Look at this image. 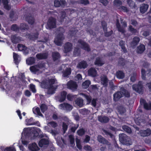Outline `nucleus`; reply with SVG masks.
I'll use <instances>...</instances> for the list:
<instances>
[{"mask_svg": "<svg viewBox=\"0 0 151 151\" xmlns=\"http://www.w3.org/2000/svg\"><path fill=\"white\" fill-rule=\"evenodd\" d=\"M119 140L122 144L127 145H131L132 144L131 139L129 137L124 134H119Z\"/></svg>", "mask_w": 151, "mask_h": 151, "instance_id": "1", "label": "nucleus"}, {"mask_svg": "<svg viewBox=\"0 0 151 151\" xmlns=\"http://www.w3.org/2000/svg\"><path fill=\"white\" fill-rule=\"evenodd\" d=\"M55 81L54 79L51 78L47 81L50 89L47 90V93L48 94H52L55 93V91L57 87L54 86L53 85L54 84Z\"/></svg>", "mask_w": 151, "mask_h": 151, "instance_id": "2", "label": "nucleus"}, {"mask_svg": "<svg viewBox=\"0 0 151 151\" xmlns=\"http://www.w3.org/2000/svg\"><path fill=\"white\" fill-rule=\"evenodd\" d=\"M56 19L52 17H50L48 19L47 22L46 28L47 29H52L56 27Z\"/></svg>", "mask_w": 151, "mask_h": 151, "instance_id": "3", "label": "nucleus"}, {"mask_svg": "<svg viewBox=\"0 0 151 151\" xmlns=\"http://www.w3.org/2000/svg\"><path fill=\"white\" fill-rule=\"evenodd\" d=\"M133 90L139 94H142L143 92V87L142 82L139 81L137 84H133L132 86Z\"/></svg>", "mask_w": 151, "mask_h": 151, "instance_id": "4", "label": "nucleus"}, {"mask_svg": "<svg viewBox=\"0 0 151 151\" xmlns=\"http://www.w3.org/2000/svg\"><path fill=\"white\" fill-rule=\"evenodd\" d=\"M97 140L99 142L106 145L107 146L108 150H112V145L111 143L101 135H98Z\"/></svg>", "mask_w": 151, "mask_h": 151, "instance_id": "5", "label": "nucleus"}, {"mask_svg": "<svg viewBox=\"0 0 151 151\" xmlns=\"http://www.w3.org/2000/svg\"><path fill=\"white\" fill-rule=\"evenodd\" d=\"M65 37L63 35L62 33H59L55 39L54 42L57 45L61 46Z\"/></svg>", "mask_w": 151, "mask_h": 151, "instance_id": "6", "label": "nucleus"}, {"mask_svg": "<svg viewBox=\"0 0 151 151\" xmlns=\"http://www.w3.org/2000/svg\"><path fill=\"white\" fill-rule=\"evenodd\" d=\"M78 43L81 46V48L84 50L88 52L91 51V49L88 44L82 39H79L78 41Z\"/></svg>", "mask_w": 151, "mask_h": 151, "instance_id": "7", "label": "nucleus"}, {"mask_svg": "<svg viewBox=\"0 0 151 151\" xmlns=\"http://www.w3.org/2000/svg\"><path fill=\"white\" fill-rule=\"evenodd\" d=\"M53 3L54 6L57 8L61 7L64 8L67 4L65 0H54Z\"/></svg>", "mask_w": 151, "mask_h": 151, "instance_id": "8", "label": "nucleus"}, {"mask_svg": "<svg viewBox=\"0 0 151 151\" xmlns=\"http://www.w3.org/2000/svg\"><path fill=\"white\" fill-rule=\"evenodd\" d=\"M59 106L60 109L65 110L67 111H70L73 108L71 105L67 103H63L61 104H60Z\"/></svg>", "mask_w": 151, "mask_h": 151, "instance_id": "9", "label": "nucleus"}, {"mask_svg": "<svg viewBox=\"0 0 151 151\" xmlns=\"http://www.w3.org/2000/svg\"><path fill=\"white\" fill-rule=\"evenodd\" d=\"M68 88L72 90H76L78 87L76 83L72 80H70L67 83Z\"/></svg>", "mask_w": 151, "mask_h": 151, "instance_id": "10", "label": "nucleus"}, {"mask_svg": "<svg viewBox=\"0 0 151 151\" xmlns=\"http://www.w3.org/2000/svg\"><path fill=\"white\" fill-rule=\"evenodd\" d=\"M134 121L136 124L138 125H140L141 123H145V119L143 114L140 115L138 117L136 118Z\"/></svg>", "mask_w": 151, "mask_h": 151, "instance_id": "11", "label": "nucleus"}, {"mask_svg": "<svg viewBox=\"0 0 151 151\" xmlns=\"http://www.w3.org/2000/svg\"><path fill=\"white\" fill-rule=\"evenodd\" d=\"M73 45L69 42H66L64 46V52L65 53H67L71 51L72 49Z\"/></svg>", "mask_w": 151, "mask_h": 151, "instance_id": "12", "label": "nucleus"}, {"mask_svg": "<svg viewBox=\"0 0 151 151\" xmlns=\"http://www.w3.org/2000/svg\"><path fill=\"white\" fill-rule=\"evenodd\" d=\"M105 63V61L102 60V58L98 57L96 59L94 62V64L100 67L102 66Z\"/></svg>", "mask_w": 151, "mask_h": 151, "instance_id": "13", "label": "nucleus"}, {"mask_svg": "<svg viewBox=\"0 0 151 151\" xmlns=\"http://www.w3.org/2000/svg\"><path fill=\"white\" fill-rule=\"evenodd\" d=\"M139 133L141 136L142 137L148 136L151 134V130L149 128H147L146 130H141Z\"/></svg>", "mask_w": 151, "mask_h": 151, "instance_id": "14", "label": "nucleus"}, {"mask_svg": "<svg viewBox=\"0 0 151 151\" xmlns=\"http://www.w3.org/2000/svg\"><path fill=\"white\" fill-rule=\"evenodd\" d=\"M39 35V34L38 32H36L29 34L27 35V36L30 40L35 41L38 39Z\"/></svg>", "mask_w": 151, "mask_h": 151, "instance_id": "15", "label": "nucleus"}, {"mask_svg": "<svg viewBox=\"0 0 151 151\" xmlns=\"http://www.w3.org/2000/svg\"><path fill=\"white\" fill-rule=\"evenodd\" d=\"M122 97V94L121 91H117L113 95V100L116 102L118 101Z\"/></svg>", "mask_w": 151, "mask_h": 151, "instance_id": "16", "label": "nucleus"}, {"mask_svg": "<svg viewBox=\"0 0 151 151\" xmlns=\"http://www.w3.org/2000/svg\"><path fill=\"white\" fill-rule=\"evenodd\" d=\"M1 1L3 5L4 8L5 9L7 10H9L11 9V7L8 4L9 1L8 0H0V5L1 4Z\"/></svg>", "mask_w": 151, "mask_h": 151, "instance_id": "17", "label": "nucleus"}, {"mask_svg": "<svg viewBox=\"0 0 151 151\" xmlns=\"http://www.w3.org/2000/svg\"><path fill=\"white\" fill-rule=\"evenodd\" d=\"M49 140L45 138H42L41 139L39 142L38 145L39 146L42 147L45 145H47L49 144Z\"/></svg>", "mask_w": 151, "mask_h": 151, "instance_id": "18", "label": "nucleus"}, {"mask_svg": "<svg viewBox=\"0 0 151 151\" xmlns=\"http://www.w3.org/2000/svg\"><path fill=\"white\" fill-rule=\"evenodd\" d=\"M88 66V65L86 61L83 60L81 61L78 64L77 67L80 69H85Z\"/></svg>", "mask_w": 151, "mask_h": 151, "instance_id": "19", "label": "nucleus"}, {"mask_svg": "<svg viewBox=\"0 0 151 151\" xmlns=\"http://www.w3.org/2000/svg\"><path fill=\"white\" fill-rule=\"evenodd\" d=\"M52 57L53 61L58 60L60 58V54L57 52H54L52 53Z\"/></svg>", "mask_w": 151, "mask_h": 151, "instance_id": "20", "label": "nucleus"}, {"mask_svg": "<svg viewBox=\"0 0 151 151\" xmlns=\"http://www.w3.org/2000/svg\"><path fill=\"white\" fill-rule=\"evenodd\" d=\"M98 119L99 121L102 123H106L108 122L109 121V118L106 116H98Z\"/></svg>", "mask_w": 151, "mask_h": 151, "instance_id": "21", "label": "nucleus"}, {"mask_svg": "<svg viewBox=\"0 0 151 151\" xmlns=\"http://www.w3.org/2000/svg\"><path fill=\"white\" fill-rule=\"evenodd\" d=\"M29 148L31 151H37L39 150V148L35 142L30 144L29 145Z\"/></svg>", "mask_w": 151, "mask_h": 151, "instance_id": "22", "label": "nucleus"}, {"mask_svg": "<svg viewBox=\"0 0 151 151\" xmlns=\"http://www.w3.org/2000/svg\"><path fill=\"white\" fill-rule=\"evenodd\" d=\"M149 6V5L147 4H142L140 7V12L142 14L145 13L147 11Z\"/></svg>", "mask_w": 151, "mask_h": 151, "instance_id": "23", "label": "nucleus"}, {"mask_svg": "<svg viewBox=\"0 0 151 151\" xmlns=\"http://www.w3.org/2000/svg\"><path fill=\"white\" fill-rule=\"evenodd\" d=\"M48 55L46 53H39L36 55V58L39 60L46 59Z\"/></svg>", "mask_w": 151, "mask_h": 151, "instance_id": "24", "label": "nucleus"}, {"mask_svg": "<svg viewBox=\"0 0 151 151\" xmlns=\"http://www.w3.org/2000/svg\"><path fill=\"white\" fill-rule=\"evenodd\" d=\"M75 104L80 107H81L83 106V100L82 98L79 97L76 98L75 101Z\"/></svg>", "mask_w": 151, "mask_h": 151, "instance_id": "25", "label": "nucleus"}, {"mask_svg": "<svg viewBox=\"0 0 151 151\" xmlns=\"http://www.w3.org/2000/svg\"><path fill=\"white\" fill-rule=\"evenodd\" d=\"M101 82L104 86L107 87L108 85L109 80L106 76L104 75L103 77H101Z\"/></svg>", "mask_w": 151, "mask_h": 151, "instance_id": "26", "label": "nucleus"}, {"mask_svg": "<svg viewBox=\"0 0 151 151\" xmlns=\"http://www.w3.org/2000/svg\"><path fill=\"white\" fill-rule=\"evenodd\" d=\"M116 77L119 79H123L125 77V73L122 70H119L116 73Z\"/></svg>", "mask_w": 151, "mask_h": 151, "instance_id": "27", "label": "nucleus"}, {"mask_svg": "<svg viewBox=\"0 0 151 151\" xmlns=\"http://www.w3.org/2000/svg\"><path fill=\"white\" fill-rule=\"evenodd\" d=\"M29 29L28 25L25 23H21L19 26V30L22 32H24Z\"/></svg>", "mask_w": 151, "mask_h": 151, "instance_id": "28", "label": "nucleus"}, {"mask_svg": "<svg viewBox=\"0 0 151 151\" xmlns=\"http://www.w3.org/2000/svg\"><path fill=\"white\" fill-rule=\"evenodd\" d=\"M40 85L42 88L47 89L48 90L50 89L47 80H44L42 81L40 83Z\"/></svg>", "mask_w": 151, "mask_h": 151, "instance_id": "29", "label": "nucleus"}, {"mask_svg": "<svg viewBox=\"0 0 151 151\" xmlns=\"http://www.w3.org/2000/svg\"><path fill=\"white\" fill-rule=\"evenodd\" d=\"M88 74L89 75L92 77H95L97 75V71L94 68H91L88 70Z\"/></svg>", "mask_w": 151, "mask_h": 151, "instance_id": "30", "label": "nucleus"}, {"mask_svg": "<svg viewBox=\"0 0 151 151\" xmlns=\"http://www.w3.org/2000/svg\"><path fill=\"white\" fill-rule=\"evenodd\" d=\"M145 46L143 44H141L137 47V52L138 54L142 53L145 50Z\"/></svg>", "mask_w": 151, "mask_h": 151, "instance_id": "31", "label": "nucleus"}, {"mask_svg": "<svg viewBox=\"0 0 151 151\" xmlns=\"http://www.w3.org/2000/svg\"><path fill=\"white\" fill-rule=\"evenodd\" d=\"M67 92L65 91H63L61 92L60 96L59 99V101L60 102H62L65 100Z\"/></svg>", "mask_w": 151, "mask_h": 151, "instance_id": "32", "label": "nucleus"}, {"mask_svg": "<svg viewBox=\"0 0 151 151\" xmlns=\"http://www.w3.org/2000/svg\"><path fill=\"white\" fill-rule=\"evenodd\" d=\"M12 42L14 44L19 43L20 41V38L17 37L16 35H12L11 37Z\"/></svg>", "mask_w": 151, "mask_h": 151, "instance_id": "33", "label": "nucleus"}, {"mask_svg": "<svg viewBox=\"0 0 151 151\" xmlns=\"http://www.w3.org/2000/svg\"><path fill=\"white\" fill-rule=\"evenodd\" d=\"M81 95L82 96L85 98L86 100L87 104H89L91 103L92 100V98L91 96L90 95H88L84 93H81Z\"/></svg>", "mask_w": 151, "mask_h": 151, "instance_id": "34", "label": "nucleus"}, {"mask_svg": "<svg viewBox=\"0 0 151 151\" xmlns=\"http://www.w3.org/2000/svg\"><path fill=\"white\" fill-rule=\"evenodd\" d=\"M35 61V59L33 57H30L26 59L27 64L29 65H31L34 64Z\"/></svg>", "mask_w": 151, "mask_h": 151, "instance_id": "35", "label": "nucleus"}, {"mask_svg": "<svg viewBox=\"0 0 151 151\" xmlns=\"http://www.w3.org/2000/svg\"><path fill=\"white\" fill-rule=\"evenodd\" d=\"M122 95H123L125 97L129 98L130 97L129 93L123 87H122L120 88Z\"/></svg>", "mask_w": 151, "mask_h": 151, "instance_id": "36", "label": "nucleus"}, {"mask_svg": "<svg viewBox=\"0 0 151 151\" xmlns=\"http://www.w3.org/2000/svg\"><path fill=\"white\" fill-rule=\"evenodd\" d=\"M26 20L27 21L29 24L32 25L34 24L35 22L34 18L31 16H27L25 18Z\"/></svg>", "mask_w": 151, "mask_h": 151, "instance_id": "37", "label": "nucleus"}, {"mask_svg": "<svg viewBox=\"0 0 151 151\" xmlns=\"http://www.w3.org/2000/svg\"><path fill=\"white\" fill-rule=\"evenodd\" d=\"M139 41L140 38L139 37H135L133 38L132 41L131 42V45L132 46H135L137 45Z\"/></svg>", "mask_w": 151, "mask_h": 151, "instance_id": "38", "label": "nucleus"}, {"mask_svg": "<svg viewBox=\"0 0 151 151\" xmlns=\"http://www.w3.org/2000/svg\"><path fill=\"white\" fill-rule=\"evenodd\" d=\"M71 72V68H67L63 73V76L64 77H68L70 75Z\"/></svg>", "mask_w": 151, "mask_h": 151, "instance_id": "39", "label": "nucleus"}, {"mask_svg": "<svg viewBox=\"0 0 151 151\" xmlns=\"http://www.w3.org/2000/svg\"><path fill=\"white\" fill-rule=\"evenodd\" d=\"M17 47L18 50L20 51H24L26 52L27 50V47L24 45L19 44L17 45Z\"/></svg>", "mask_w": 151, "mask_h": 151, "instance_id": "40", "label": "nucleus"}, {"mask_svg": "<svg viewBox=\"0 0 151 151\" xmlns=\"http://www.w3.org/2000/svg\"><path fill=\"white\" fill-rule=\"evenodd\" d=\"M35 128L37 129V128H35V127H33V129L31 130V132L33 134V137L34 138H36L39 135L38 131L35 129Z\"/></svg>", "mask_w": 151, "mask_h": 151, "instance_id": "41", "label": "nucleus"}, {"mask_svg": "<svg viewBox=\"0 0 151 151\" xmlns=\"http://www.w3.org/2000/svg\"><path fill=\"white\" fill-rule=\"evenodd\" d=\"M81 51L80 49L78 47L74 48L73 52V56L74 57L78 56L80 55Z\"/></svg>", "mask_w": 151, "mask_h": 151, "instance_id": "42", "label": "nucleus"}, {"mask_svg": "<svg viewBox=\"0 0 151 151\" xmlns=\"http://www.w3.org/2000/svg\"><path fill=\"white\" fill-rule=\"evenodd\" d=\"M29 69L32 72L34 73H36L39 70V69L37 68L36 65L31 66Z\"/></svg>", "mask_w": 151, "mask_h": 151, "instance_id": "43", "label": "nucleus"}, {"mask_svg": "<svg viewBox=\"0 0 151 151\" xmlns=\"http://www.w3.org/2000/svg\"><path fill=\"white\" fill-rule=\"evenodd\" d=\"M76 95H73L71 94H68L67 96V99L69 101H72L76 97Z\"/></svg>", "mask_w": 151, "mask_h": 151, "instance_id": "44", "label": "nucleus"}, {"mask_svg": "<svg viewBox=\"0 0 151 151\" xmlns=\"http://www.w3.org/2000/svg\"><path fill=\"white\" fill-rule=\"evenodd\" d=\"M13 57L14 63L16 65H18L19 63V61L18 59L19 55L17 54L14 52L13 53Z\"/></svg>", "mask_w": 151, "mask_h": 151, "instance_id": "45", "label": "nucleus"}, {"mask_svg": "<svg viewBox=\"0 0 151 151\" xmlns=\"http://www.w3.org/2000/svg\"><path fill=\"white\" fill-rule=\"evenodd\" d=\"M91 83L90 81L87 80L83 82L82 84V85L84 88L86 89L89 87V85L91 84Z\"/></svg>", "mask_w": 151, "mask_h": 151, "instance_id": "46", "label": "nucleus"}, {"mask_svg": "<svg viewBox=\"0 0 151 151\" xmlns=\"http://www.w3.org/2000/svg\"><path fill=\"white\" fill-rule=\"evenodd\" d=\"M126 111L125 108L122 106H119L118 108V111L121 114L125 113Z\"/></svg>", "mask_w": 151, "mask_h": 151, "instance_id": "47", "label": "nucleus"}, {"mask_svg": "<svg viewBox=\"0 0 151 151\" xmlns=\"http://www.w3.org/2000/svg\"><path fill=\"white\" fill-rule=\"evenodd\" d=\"M11 29L13 31H19V27L17 24H13L11 26Z\"/></svg>", "mask_w": 151, "mask_h": 151, "instance_id": "48", "label": "nucleus"}, {"mask_svg": "<svg viewBox=\"0 0 151 151\" xmlns=\"http://www.w3.org/2000/svg\"><path fill=\"white\" fill-rule=\"evenodd\" d=\"M103 132L106 135L108 136L109 137L111 138L114 139V138L115 137L114 135L111 132H109L105 129H104L103 130Z\"/></svg>", "mask_w": 151, "mask_h": 151, "instance_id": "49", "label": "nucleus"}, {"mask_svg": "<svg viewBox=\"0 0 151 151\" xmlns=\"http://www.w3.org/2000/svg\"><path fill=\"white\" fill-rule=\"evenodd\" d=\"M40 108L42 112L43 113H44V112L47 110V107L45 104H41Z\"/></svg>", "mask_w": 151, "mask_h": 151, "instance_id": "50", "label": "nucleus"}, {"mask_svg": "<svg viewBox=\"0 0 151 151\" xmlns=\"http://www.w3.org/2000/svg\"><path fill=\"white\" fill-rule=\"evenodd\" d=\"M123 129L126 131L127 132L129 133H131L132 132L131 129L129 127L126 126L124 125L122 126Z\"/></svg>", "mask_w": 151, "mask_h": 151, "instance_id": "51", "label": "nucleus"}, {"mask_svg": "<svg viewBox=\"0 0 151 151\" xmlns=\"http://www.w3.org/2000/svg\"><path fill=\"white\" fill-rule=\"evenodd\" d=\"M129 30L133 35H135L137 32V31L136 29H134L132 27V26L130 25L129 26Z\"/></svg>", "mask_w": 151, "mask_h": 151, "instance_id": "52", "label": "nucleus"}, {"mask_svg": "<svg viewBox=\"0 0 151 151\" xmlns=\"http://www.w3.org/2000/svg\"><path fill=\"white\" fill-rule=\"evenodd\" d=\"M101 25L104 31H107V24L106 22L105 21H102L101 22Z\"/></svg>", "mask_w": 151, "mask_h": 151, "instance_id": "53", "label": "nucleus"}, {"mask_svg": "<svg viewBox=\"0 0 151 151\" xmlns=\"http://www.w3.org/2000/svg\"><path fill=\"white\" fill-rule=\"evenodd\" d=\"M118 64L122 66H124L125 65V59L122 58H119V59Z\"/></svg>", "mask_w": 151, "mask_h": 151, "instance_id": "54", "label": "nucleus"}, {"mask_svg": "<svg viewBox=\"0 0 151 151\" xmlns=\"http://www.w3.org/2000/svg\"><path fill=\"white\" fill-rule=\"evenodd\" d=\"M141 77L142 79L143 80H145L146 79V71L143 68L141 69Z\"/></svg>", "mask_w": 151, "mask_h": 151, "instance_id": "55", "label": "nucleus"}, {"mask_svg": "<svg viewBox=\"0 0 151 151\" xmlns=\"http://www.w3.org/2000/svg\"><path fill=\"white\" fill-rule=\"evenodd\" d=\"M85 133V131L83 128L77 131V134L79 136H83L84 134Z\"/></svg>", "mask_w": 151, "mask_h": 151, "instance_id": "56", "label": "nucleus"}, {"mask_svg": "<svg viewBox=\"0 0 151 151\" xmlns=\"http://www.w3.org/2000/svg\"><path fill=\"white\" fill-rule=\"evenodd\" d=\"M29 88L30 89L33 93H35L36 92L35 86L33 84L31 83L30 84Z\"/></svg>", "mask_w": 151, "mask_h": 151, "instance_id": "57", "label": "nucleus"}, {"mask_svg": "<svg viewBox=\"0 0 151 151\" xmlns=\"http://www.w3.org/2000/svg\"><path fill=\"white\" fill-rule=\"evenodd\" d=\"M33 119L32 117H31L29 119H26V122H27V124L28 125H32L31 124L33 123Z\"/></svg>", "mask_w": 151, "mask_h": 151, "instance_id": "58", "label": "nucleus"}, {"mask_svg": "<svg viewBox=\"0 0 151 151\" xmlns=\"http://www.w3.org/2000/svg\"><path fill=\"white\" fill-rule=\"evenodd\" d=\"M104 36L106 37H108L111 36L113 33V31L112 30L108 32L107 31H104Z\"/></svg>", "mask_w": 151, "mask_h": 151, "instance_id": "59", "label": "nucleus"}, {"mask_svg": "<svg viewBox=\"0 0 151 151\" xmlns=\"http://www.w3.org/2000/svg\"><path fill=\"white\" fill-rule=\"evenodd\" d=\"M144 108L147 110H151V104H148L147 102L145 103L144 105Z\"/></svg>", "mask_w": 151, "mask_h": 151, "instance_id": "60", "label": "nucleus"}, {"mask_svg": "<svg viewBox=\"0 0 151 151\" xmlns=\"http://www.w3.org/2000/svg\"><path fill=\"white\" fill-rule=\"evenodd\" d=\"M127 4L130 7L132 8H133L135 6L134 2L132 0H127Z\"/></svg>", "mask_w": 151, "mask_h": 151, "instance_id": "61", "label": "nucleus"}, {"mask_svg": "<svg viewBox=\"0 0 151 151\" xmlns=\"http://www.w3.org/2000/svg\"><path fill=\"white\" fill-rule=\"evenodd\" d=\"M4 151H16L15 147H6L4 150Z\"/></svg>", "mask_w": 151, "mask_h": 151, "instance_id": "62", "label": "nucleus"}, {"mask_svg": "<svg viewBox=\"0 0 151 151\" xmlns=\"http://www.w3.org/2000/svg\"><path fill=\"white\" fill-rule=\"evenodd\" d=\"M114 4L116 6H120L122 5V2L120 0H114Z\"/></svg>", "mask_w": 151, "mask_h": 151, "instance_id": "63", "label": "nucleus"}, {"mask_svg": "<svg viewBox=\"0 0 151 151\" xmlns=\"http://www.w3.org/2000/svg\"><path fill=\"white\" fill-rule=\"evenodd\" d=\"M109 85L111 90H114L115 89L116 86L114 85V83L112 81L109 82Z\"/></svg>", "mask_w": 151, "mask_h": 151, "instance_id": "64", "label": "nucleus"}]
</instances>
